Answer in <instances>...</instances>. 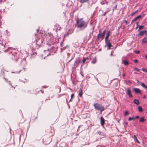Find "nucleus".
<instances>
[{"label": "nucleus", "instance_id": "nucleus-1", "mask_svg": "<svg viewBox=\"0 0 147 147\" xmlns=\"http://www.w3.org/2000/svg\"><path fill=\"white\" fill-rule=\"evenodd\" d=\"M77 27L78 28H85L87 26V24L84 20L80 19L77 21Z\"/></svg>", "mask_w": 147, "mask_h": 147}, {"label": "nucleus", "instance_id": "nucleus-2", "mask_svg": "<svg viewBox=\"0 0 147 147\" xmlns=\"http://www.w3.org/2000/svg\"><path fill=\"white\" fill-rule=\"evenodd\" d=\"M94 106L95 109L100 111L101 113L105 110L104 107L101 104L96 103L94 104Z\"/></svg>", "mask_w": 147, "mask_h": 147}, {"label": "nucleus", "instance_id": "nucleus-3", "mask_svg": "<svg viewBox=\"0 0 147 147\" xmlns=\"http://www.w3.org/2000/svg\"><path fill=\"white\" fill-rule=\"evenodd\" d=\"M106 32V30H105L101 34H98L97 36V40H98L101 41L104 38L105 34Z\"/></svg>", "mask_w": 147, "mask_h": 147}, {"label": "nucleus", "instance_id": "nucleus-4", "mask_svg": "<svg viewBox=\"0 0 147 147\" xmlns=\"http://www.w3.org/2000/svg\"><path fill=\"white\" fill-rule=\"evenodd\" d=\"M105 42L106 44V46L108 47V48L109 49L111 47H113V46L110 43V41L108 39L107 40H105Z\"/></svg>", "mask_w": 147, "mask_h": 147}, {"label": "nucleus", "instance_id": "nucleus-5", "mask_svg": "<svg viewBox=\"0 0 147 147\" xmlns=\"http://www.w3.org/2000/svg\"><path fill=\"white\" fill-rule=\"evenodd\" d=\"M36 45H38L39 47H40L42 43V39L40 38H36Z\"/></svg>", "mask_w": 147, "mask_h": 147}, {"label": "nucleus", "instance_id": "nucleus-6", "mask_svg": "<svg viewBox=\"0 0 147 147\" xmlns=\"http://www.w3.org/2000/svg\"><path fill=\"white\" fill-rule=\"evenodd\" d=\"M126 93L130 97H132L133 96L131 94V91L129 89L127 90Z\"/></svg>", "mask_w": 147, "mask_h": 147}, {"label": "nucleus", "instance_id": "nucleus-7", "mask_svg": "<svg viewBox=\"0 0 147 147\" xmlns=\"http://www.w3.org/2000/svg\"><path fill=\"white\" fill-rule=\"evenodd\" d=\"M133 90L136 93L139 94H141V91L139 88H134Z\"/></svg>", "mask_w": 147, "mask_h": 147}, {"label": "nucleus", "instance_id": "nucleus-8", "mask_svg": "<svg viewBox=\"0 0 147 147\" xmlns=\"http://www.w3.org/2000/svg\"><path fill=\"white\" fill-rule=\"evenodd\" d=\"M110 34V31H108L106 33V36L105 37V40H108L109 36Z\"/></svg>", "mask_w": 147, "mask_h": 147}, {"label": "nucleus", "instance_id": "nucleus-9", "mask_svg": "<svg viewBox=\"0 0 147 147\" xmlns=\"http://www.w3.org/2000/svg\"><path fill=\"white\" fill-rule=\"evenodd\" d=\"M79 96L80 97H82V90L81 88H80L79 91Z\"/></svg>", "mask_w": 147, "mask_h": 147}, {"label": "nucleus", "instance_id": "nucleus-10", "mask_svg": "<svg viewBox=\"0 0 147 147\" xmlns=\"http://www.w3.org/2000/svg\"><path fill=\"white\" fill-rule=\"evenodd\" d=\"M147 42V36L146 37L143 38L142 40V43H145Z\"/></svg>", "mask_w": 147, "mask_h": 147}, {"label": "nucleus", "instance_id": "nucleus-11", "mask_svg": "<svg viewBox=\"0 0 147 147\" xmlns=\"http://www.w3.org/2000/svg\"><path fill=\"white\" fill-rule=\"evenodd\" d=\"M146 32V30H143L141 31L139 34V35L142 36Z\"/></svg>", "mask_w": 147, "mask_h": 147}, {"label": "nucleus", "instance_id": "nucleus-12", "mask_svg": "<svg viewBox=\"0 0 147 147\" xmlns=\"http://www.w3.org/2000/svg\"><path fill=\"white\" fill-rule=\"evenodd\" d=\"M123 63L125 65H128L129 64V63L127 60H123Z\"/></svg>", "mask_w": 147, "mask_h": 147}, {"label": "nucleus", "instance_id": "nucleus-13", "mask_svg": "<svg viewBox=\"0 0 147 147\" xmlns=\"http://www.w3.org/2000/svg\"><path fill=\"white\" fill-rule=\"evenodd\" d=\"M140 85L145 89H147V86L143 83H141Z\"/></svg>", "mask_w": 147, "mask_h": 147}, {"label": "nucleus", "instance_id": "nucleus-14", "mask_svg": "<svg viewBox=\"0 0 147 147\" xmlns=\"http://www.w3.org/2000/svg\"><path fill=\"white\" fill-rule=\"evenodd\" d=\"M134 103L138 105L139 104V102L138 100L136 99H135L134 100Z\"/></svg>", "mask_w": 147, "mask_h": 147}, {"label": "nucleus", "instance_id": "nucleus-15", "mask_svg": "<svg viewBox=\"0 0 147 147\" xmlns=\"http://www.w3.org/2000/svg\"><path fill=\"white\" fill-rule=\"evenodd\" d=\"M88 1L89 0H79L80 2L81 3L86 2Z\"/></svg>", "mask_w": 147, "mask_h": 147}, {"label": "nucleus", "instance_id": "nucleus-16", "mask_svg": "<svg viewBox=\"0 0 147 147\" xmlns=\"http://www.w3.org/2000/svg\"><path fill=\"white\" fill-rule=\"evenodd\" d=\"M138 110L140 112H142L143 111V109L141 106H140L138 107Z\"/></svg>", "mask_w": 147, "mask_h": 147}, {"label": "nucleus", "instance_id": "nucleus-17", "mask_svg": "<svg viewBox=\"0 0 147 147\" xmlns=\"http://www.w3.org/2000/svg\"><path fill=\"white\" fill-rule=\"evenodd\" d=\"M134 138L136 140L137 142L138 143H140V142H139V141L138 140L136 136V135H134Z\"/></svg>", "mask_w": 147, "mask_h": 147}, {"label": "nucleus", "instance_id": "nucleus-18", "mask_svg": "<svg viewBox=\"0 0 147 147\" xmlns=\"http://www.w3.org/2000/svg\"><path fill=\"white\" fill-rule=\"evenodd\" d=\"M101 121V124L102 126H103L104 124L105 123V120H100Z\"/></svg>", "mask_w": 147, "mask_h": 147}, {"label": "nucleus", "instance_id": "nucleus-19", "mask_svg": "<svg viewBox=\"0 0 147 147\" xmlns=\"http://www.w3.org/2000/svg\"><path fill=\"white\" fill-rule=\"evenodd\" d=\"M129 114V113L127 111H126L125 112V113L124 114V115L125 116H127Z\"/></svg>", "mask_w": 147, "mask_h": 147}, {"label": "nucleus", "instance_id": "nucleus-20", "mask_svg": "<svg viewBox=\"0 0 147 147\" xmlns=\"http://www.w3.org/2000/svg\"><path fill=\"white\" fill-rule=\"evenodd\" d=\"M138 11V10H136V11H135L134 12H133L131 14V16H133V15H134Z\"/></svg>", "mask_w": 147, "mask_h": 147}, {"label": "nucleus", "instance_id": "nucleus-21", "mask_svg": "<svg viewBox=\"0 0 147 147\" xmlns=\"http://www.w3.org/2000/svg\"><path fill=\"white\" fill-rule=\"evenodd\" d=\"M144 26H140L139 27V29L138 30V31H139V30H140V29H143L144 28Z\"/></svg>", "mask_w": 147, "mask_h": 147}, {"label": "nucleus", "instance_id": "nucleus-22", "mask_svg": "<svg viewBox=\"0 0 147 147\" xmlns=\"http://www.w3.org/2000/svg\"><path fill=\"white\" fill-rule=\"evenodd\" d=\"M142 70L143 71H144V72H146V73H147V69H146V68H142Z\"/></svg>", "mask_w": 147, "mask_h": 147}, {"label": "nucleus", "instance_id": "nucleus-23", "mask_svg": "<svg viewBox=\"0 0 147 147\" xmlns=\"http://www.w3.org/2000/svg\"><path fill=\"white\" fill-rule=\"evenodd\" d=\"M96 59H94L92 61V63H95L96 62Z\"/></svg>", "mask_w": 147, "mask_h": 147}, {"label": "nucleus", "instance_id": "nucleus-24", "mask_svg": "<svg viewBox=\"0 0 147 147\" xmlns=\"http://www.w3.org/2000/svg\"><path fill=\"white\" fill-rule=\"evenodd\" d=\"M134 71H139L140 69H138L136 67H134Z\"/></svg>", "mask_w": 147, "mask_h": 147}, {"label": "nucleus", "instance_id": "nucleus-25", "mask_svg": "<svg viewBox=\"0 0 147 147\" xmlns=\"http://www.w3.org/2000/svg\"><path fill=\"white\" fill-rule=\"evenodd\" d=\"M86 58H84L83 59V60H82V62L83 63H84L85 61H86Z\"/></svg>", "mask_w": 147, "mask_h": 147}, {"label": "nucleus", "instance_id": "nucleus-26", "mask_svg": "<svg viewBox=\"0 0 147 147\" xmlns=\"http://www.w3.org/2000/svg\"><path fill=\"white\" fill-rule=\"evenodd\" d=\"M141 17H142V16L141 15H139V16H137L136 17V18L138 20V19L140 18Z\"/></svg>", "mask_w": 147, "mask_h": 147}, {"label": "nucleus", "instance_id": "nucleus-27", "mask_svg": "<svg viewBox=\"0 0 147 147\" xmlns=\"http://www.w3.org/2000/svg\"><path fill=\"white\" fill-rule=\"evenodd\" d=\"M135 52L136 53V54H139L140 53V51H135Z\"/></svg>", "mask_w": 147, "mask_h": 147}, {"label": "nucleus", "instance_id": "nucleus-28", "mask_svg": "<svg viewBox=\"0 0 147 147\" xmlns=\"http://www.w3.org/2000/svg\"><path fill=\"white\" fill-rule=\"evenodd\" d=\"M74 94H72L71 95V99H72L74 97Z\"/></svg>", "mask_w": 147, "mask_h": 147}, {"label": "nucleus", "instance_id": "nucleus-29", "mask_svg": "<svg viewBox=\"0 0 147 147\" xmlns=\"http://www.w3.org/2000/svg\"><path fill=\"white\" fill-rule=\"evenodd\" d=\"M42 34H41L38 33V34H37V36L40 37V36H42Z\"/></svg>", "mask_w": 147, "mask_h": 147}, {"label": "nucleus", "instance_id": "nucleus-30", "mask_svg": "<svg viewBox=\"0 0 147 147\" xmlns=\"http://www.w3.org/2000/svg\"><path fill=\"white\" fill-rule=\"evenodd\" d=\"M136 21V19H135V18L134 19H133L132 20L131 22H132V23H133L134 22Z\"/></svg>", "mask_w": 147, "mask_h": 147}, {"label": "nucleus", "instance_id": "nucleus-31", "mask_svg": "<svg viewBox=\"0 0 147 147\" xmlns=\"http://www.w3.org/2000/svg\"><path fill=\"white\" fill-rule=\"evenodd\" d=\"M135 118V119H137L140 118V117L138 116H136Z\"/></svg>", "mask_w": 147, "mask_h": 147}, {"label": "nucleus", "instance_id": "nucleus-32", "mask_svg": "<svg viewBox=\"0 0 147 147\" xmlns=\"http://www.w3.org/2000/svg\"><path fill=\"white\" fill-rule=\"evenodd\" d=\"M123 123H125V125H127L128 124V123L125 121H123Z\"/></svg>", "mask_w": 147, "mask_h": 147}, {"label": "nucleus", "instance_id": "nucleus-33", "mask_svg": "<svg viewBox=\"0 0 147 147\" xmlns=\"http://www.w3.org/2000/svg\"><path fill=\"white\" fill-rule=\"evenodd\" d=\"M128 119H135L134 118H132L130 117H129V118Z\"/></svg>", "mask_w": 147, "mask_h": 147}, {"label": "nucleus", "instance_id": "nucleus-34", "mask_svg": "<svg viewBox=\"0 0 147 147\" xmlns=\"http://www.w3.org/2000/svg\"><path fill=\"white\" fill-rule=\"evenodd\" d=\"M124 22L126 23V25H127V21L125 20H124Z\"/></svg>", "mask_w": 147, "mask_h": 147}, {"label": "nucleus", "instance_id": "nucleus-35", "mask_svg": "<svg viewBox=\"0 0 147 147\" xmlns=\"http://www.w3.org/2000/svg\"><path fill=\"white\" fill-rule=\"evenodd\" d=\"M144 117H142L140 119H144Z\"/></svg>", "mask_w": 147, "mask_h": 147}, {"label": "nucleus", "instance_id": "nucleus-36", "mask_svg": "<svg viewBox=\"0 0 147 147\" xmlns=\"http://www.w3.org/2000/svg\"><path fill=\"white\" fill-rule=\"evenodd\" d=\"M145 120H140V122H144Z\"/></svg>", "mask_w": 147, "mask_h": 147}, {"label": "nucleus", "instance_id": "nucleus-37", "mask_svg": "<svg viewBox=\"0 0 147 147\" xmlns=\"http://www.w3.org/2000/svg\"><path fill=\"white\" fill-rule=\"evenodd\" d=\"M134 61L135 63H137V62H138V60H134Z\"/></svg>", "mask_w": 147, "mask_h": 147}, {"label": "nucleus", "instance_id": "nucleus-38", "mask_svg": "<svg viewBox=\"0 0 147 147\" xmlns=\"http://www.w3.org/2000/svg\"><path fill=\"white\" fill-rule=\"evenodd\" d=\"M101 29H100L99 30V34H101Z\"/></svg>", "mask_w": 147, "mask_h": 147}, {"label": "nucleus", "instance_id": "nucleus-39", "mask_svg": "<svg viewBox=\"0 0 147 147\" xmlns=\"http://www.w3.org/2000/svg\"><path fill=\"white\" fill-rule=\"evenodd\" d=\"M86 122H87L88 123H89L90 122V120H88V121H86Z\"/></svg>", "mask_w": 147, "mask_h": 147}, {"label": "nucleus", "instance_id": "nucleus-40", "mask_svg": "<svg viewBox=\"0 0 147 147\" xmlns=\"http://www.w3.org/2000/svg\"><path fill=\"white\" fill-rule=\"evenodd\" d=\"M6 82H7L8 81V80L7 79H6V78H4Z\"/></svg>", "mask_w": 147, "mask_h": 147}, {"label": "nucleus", "instance_id": "nucleus-41", "mask_svg": "<svg viewBox=\"0 0 147 147\" xmlns=\"http://www.w3.org/2000/svg\"><path fill=\"white\" fill-rule=\"evenodd\" d=\"M8 51V49L5 51V52H7Z\"/></svg>", "mask_w": 147, "mask_h": 147}, {"label": "nucleus", "instance_id": "nucleus-42", "mask_svg": "<svg viewBox=\"0 0 147 147\" xmlns=\"http://www.w3.org/2000/svg\"><path fill=\"white\" fill-rule=\"evenodd\" d=\"M138 22H137L136 25H137V26H138Z\"/></svg>", "mask_w": 147, "mask_h": 147}, {"label": "nucleus", "instance_id": "nucleus-43", "mask_svg": "<svg viewBox=\"0 0 147 147\" xmlns=\"http://www.w3.org/2000/svg\"><path fill=\"white\" fill-rule=\"evenodd\" d=\"M72 99H71H71L69 100V102H71V101H72Z\"/></svg>", "mask_w": 147, "mask_h": 147}, {"label": "nucleus", "instance_id": "nucleus-44", "mask_svg": "<svg viewBox=\"0 0 147 147\" xmlns=\"http://www.w3.org/2000/svg\"><path fill=\"white\" fill-rule=\"evenodd\" d=\"M100 119H104L103 117H101L100 118Z\"/></svg>", "mask_w": 147, "mask_h": 147}, {"label": "nucleus", "instance_id": "nucleus-45", "mask_svg": "<svg viewBox=\"0 0 147 147\" xmlns=\"http://www.w3.org/2000/svg\"><path fill=\"white\" fill-rule=\"evenodd\" d=\"M90 126H92V124H90Z\"/></svg>", "mask_w": 147, "mask_h": 147}, {"label": "nucleus", "instance_id": "nucleus-46", "mask_svg": "<svg viewBox=\"0 0 147 147\" xmlns=\"http://www.w3.org/2000/svg\"><path fill=\"white\" fill-rule=\"evenodd\" d=\"M135 19H136V21L137 20H138V19H137V18H136H136H135Z\"/></svg>", "mask_w": 147, "mask_h": 147}, {"label": "nucleus", "instance_id": "nucleus-47", "mask_svg": "<svg viewBox=\"0 0 147 147\" xmlns=\"http://www.w3.org/2000/svg\"><path fill=\"white\" fill-rule=\"evenodd\" d=\"M123 76H125V74H123Z\"/></svg>", "mask_w": 147, "mask_h": 147}, {"label": "nucleus", "instance_id": "nucleus-48", "mask_svg": "<svg viewBox=\"0 0 147 147\" xmlns=\"http://www.w3.org/2000/svg\"><path fill=\"white\" fill-rule=\"evenodd\" d=\"M145 97H146L145 96H144L143 97V98H144Z\"/></svg>", "mask_w": 147, "mask_h": 147}, {"label": "nucleus", "instance_id": "nucleus-49", "mask_svg": "<svg viewBox=\"0 0 147 147\" xmlns=\"http://www.w3.org/2000/svg\"><path fill=\"white\" fill-rule=\"evenodd\" d=\"M138 27V26H137V27L136 28V29Z\"/></svg>", "mask_w": 147, "mask_h": 147}, {"label": "nucleus", "instance_id": "nucleus-50", "mask_svg": "<svg viewBox=\"0 0 147 147\" xmlns=\"http://www.w3.org/2000/svg\"><path fill=\"white\" fill-rule=\"evenodd\" d=\"M11 88H13V87H12V86H11Z\"/></svg>", "mask_w": 147, "mask_h": 147}, {"label": "nucleus", "instance_id": "nucleus-51", "mask_svg": "<svg viewBox=\"0 0 147 147\" xmlns=\"http://www.w3.org/2000/svg\"><path fill=\"white\" fill-rule=\"evenodd\" d=\"M146 56V59H147V55H146V56Z\"/></svg>", "mask_w": 147, "mask_h": 147}, {"label": "nucleus", "instance_id": "nucleus-52", "mask_svg": "<svg viewBox=\"0 0 147 147\" xmlns=\"http://www.w3.org/2000/svg\"><path fill=\"white\" fill-rule=\"evenodd\" d=\"M86 58V60H87V59H88V57H87V58Z\"/></svg>", "mask_w": 147, "mask_h": 147}, {"label": "nucleus", "instance_id": "nucleus-53", "mask_svg": "<svg viewBox=\"0 0 147 147\" xmlns=\"http://www.w3.org/2000/svg\"><path fill=\"white\" fill-rule=\"evenodd\" d=\"M40 91H41L42 93H43V92H42V90H40Z\"/></svg>", "mask_w": 147, "mask_h": 147}, {"label": "nucleus", "instance_id": "nucleus-54", "mask_svg": "<svg viewBox=\"0 0 147 147\" xmlns=\"http://www.w3.org/2000/svg\"><path fill=\"white\" fill-rule=\"evenodd\" d=\"M119 120L118 121V122H119Z\"/></svg>", "mask_w": 147, "mask_h": 147}, {"label": "nucleus", "instance_id": "nucleus-55", "mask_svg": "<svg viewBox=\"0 0 147 147\" xmlns=\"http://www.w3.org/2000/svg\"><path fill=\"white\" fill-rule=\"evenodd\" d=\"M4 47H5V45H4Z\"/></svg>", "mask_w": 147, "mask_h": 147}, {"label": "nucleus", "instance_id": "nucleus-56", "mask_svg": "<svg viewBox=\"0 0 147 147\" xmlns=\"http://www.w3.org/2000/svg\"><path fill=\"white\" fill-rule=\"evenodd\" d=\"M101 147H103V146H102Z\"/></svg>", "mask_w": 147, "mask_h": 147}]
</instances>
